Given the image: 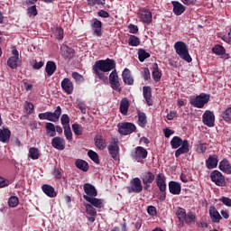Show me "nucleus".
Instances as JSON below:
<instances>
[{
    "instance_id": "f257e3e1",
    "label": "nucleus",
    "mask_w": 231,
    "mask_h": 231,
    "mask_svg": "<svg viewBox=\"0 0 231 231\" xmlns=\"http://www.w3.org/2000/svg\"><path fill=\"white\" fill-rule=\"evenodd\" d=\"M171 149H177L175 151V157L180 158L181 154H187L190 151V144L189 140L181 139L180 136H174L171 141Z\"/></svg>"
},
{
    "instance_id": "f03ea898",
    "label": "nucleus",
    "mask_w": 231,
    "mask_h": 231,
    "mask_svg": "<svg viewBox=\"0 0 231 231\" xmlns=\"http://www.w3.org/2000/svg\"><path fill=\"white\" fill-rule=\"evenodd\" d=\"M174 50L180 59L185 60L186 62H192V57L189 53V47L184 42H176L174 44Z\"/></svg>"
},
{
    "instance_id": "7ed1b4c3",
    "label": "nucleus",
    "mask_w": 231,
    "mask_h": 231,
    "mask_svg": "<svg viewBox=\"0 0 231 231\" xmlns=\"http://www.w3.org/2000/svg\"><path fill=\"white\" fill-rule=\"evenodd\" d=\"M94 67L97 68V69L101 70L103 73H107L113 69H116V63L115 60L106 59V60H99L96 61Z\"/></svg>"
},
{
    "instance_id": "20e7f679",
    "label": "nucleus",
    "mask_w": 231,
    "mask_h": 231,
    "mask_svg": "<svg viewBox=\"0 0 231 231\" xmlns=\"http://www.w3.org/2000/svg\"><path fill=\"white\" fill-rule=\"evenodd\" d=\"M60 115H62V108L58 106L54 112H44L40 113L38 117L40 120H49V122H59L60 118Z\"/></svg>"
},
{
    "instance_id": "39448f33",
    "label": "nucleus",
    "mask_w": 231,
    "mask_h": 231,
    "mask_svg": "<svg viewBox=\"0 0 231 231\" xmlns=\"http://www.w3.org/2000/svg\"><path fill=\"white\" fill-rule=\"evenodd\" d=\"M210 100V95L201 93L200 95L190 98L189 103L193 106V107H197L198 109H203L205 107V104H208Z\"/></svg>"
},
{
    "instance_id": "423d86ee",
    "label": "nucleus",
    "mask_w": 231,
    "mask_h": 231,
    "mask_svg": "<svg viewBox=\"0 0 231 231\" xmlns=\"http://www.w3.org/2000/svg\"><path fill=\"white\" fill-rule=\"evenodd\" d=\"M129 194H140L143 190V185H142V180L136 177L130 181V186L126 187Z\"/></svg>"
},
{
    "instance_id": "0eeeda50",
    "label": "nucleus",
    "mask_w": 231,
    "mask_h": 231,
    "mask_svg": "<svg viewBox=\"0 0 231 231\" xmlns=\"http://www.w3.org/2000/svg\"><path fill=\"white\" fill-rule=\"evenodd\" d=\"M147 149L142 146H137L131 152L132 160L138 162V163L142 162L143 160H145V158H147Z\"/></svg>"
},
{
    "instance_id": "6e6552de",
    "label": "nucleus",
    "mask_w": 231,
    "mask_h": 231,
    "mask_svg": "<svg viewBox=\"0 0 231 231\" xmlns=\"http://www.w3.org/2000/svg\"><path fill=\"white\" fill-rule=\"evenodd\" d=\"M118 133L123 134V136H127V134H132L136 131V125L133 123H119L117 125Z\"/></svg>"
},
{
    "instance_id": "1a4fd4ad",
    "label": "nucleus",
    "mask_w": 231,
    "mask_h": 231,
    "mask_svg": "<svg viewBox=\"0 0 231 231\" xmlns=\"http://www.w3.org/2000/svg\"><path fill=\"white\" fill-rule=\"evenodd\" d=\"M108 153L113 158V160L118 159V154H120V146L118 145V139L112 138L108 147Z\"/></svg>"
},
{
    "instance_id": "9d476101",
    "label": "nucleus",
    "mask_w": 231,
    "mask_h": 231,
    "mask_svg": "<svg viewBox=\"0 0 231 231\" xmlns=\"http://www.w3.org/2000/svg\"><path fill=\"white\" fill-rule=\"evenodd\" d=\"M138 19L144 24H151L152 23V13L149 9L142 8L137 13Z\"/></svg>"
},
{
    "instance_id": "9b49d317",
    "label": "nucleus",
    "mask_w": 231,
    "mask_h": 231,
    "mask_svg": "<svg viewBox=\"0 0 231 231\" xmlns=\"http://www.w3.org/2000/svg\"><path fill=\"white\" fill-rule=\"evenodd\" d=\"M83 190L85 192V195H83V198L87 201H90L92 198H97L98 194L97 191V188H95V186L89 183H86L83 186Z\"/></svg>"
},
{
    "instance_id": "f8f14e48",
    "label": "nucleus",
    "mask_w": 231,
    "mask_h": 231,
    "mask_svg": "<svg viewBox=\"0 0 231 231\" xmlns=\"http://www.w3.org/2000/svg\"><path fill=\"white\" fill-rule=\"evenodd\" d=\"M202 122L207 127H214L216 123V116L214 115V112L206 110L202 115Z\"/></svg>"
},
{
    "instance_id": "ddd939ff",
    "label": "nucleus",
    "mask_w": 231,
    "mask_h": 231,
    "mask_svg": "<svg viewBox=\"0 0 231 231\" xmlns=\"http://www.w3.org/2000/svg\"><path fill=\"white\" fill-rule=\"evenodd\" d=\"M109 82L112 89L115 91L120 92L122 88H120V79L118 78V73L116 69H114L109 75Z\"/></svg>"
},
{
    "instance_id": "4468645a",
    "label": "nucleus",
    "mask_w": 231,
    "mask_h": 231,
    "mask_svg": "<svg viewBox=\"0 0 231 231\" xmlns=\"http://www.w3.org/2000/svg\"><path fill=\"white\" fill-rule=\"evenodd\" d=\"M211 181L217 185V187H225L226 182L225 181V176L219 171H213L210 174Z\"/></svg>"
},
{
    "instance_id": "2eb2a0df",
    "label": "nucleus",
    "mask_w": 231,
    "mask_h": 231,
    "mask_svg": "<svg viewBox=\"0 0 231 231\" xmlns=\"http://www.w3.org/2000/svg\"><path fill=\"white\" fill-rule=\"evenodd\" d=\"M155 179L156 176H154V173L151 171H145L144 173H143L141 180L143 184V189L148 190L151 188V183H152Z\"/></svg>"
},
{
    "instance_id": "dca6fc26",
    "label": "nucleus",
    "mask_w": 231,
    "mask_h": 231,
    "mask_svg": "<svg viewBox=\"0 0 231 231\" xmlns=\"http://www.w3.org/2000/svg\"><path fill=\"white\" fill-rule=\"evenodd\" d=\"M91 28L93 35L95 37H102V22L97 18H94L91 23Z\"/></svg>"
},
{
    "instance_id": "f3484780",
    "label": "nucleus",
    "mask_w": 231,
    "mask_h": 231,
    "mask_svg": "<svg viewBox=\"0 0 231 231\" xmlns=\"http://www.w3.org/2000/svg\"><path fill=\"white\" fill-rule=\"evenodd\" d=\"M51 146L57 151H64L66 149V141L62 137H53L51 139Z\"/></svg>"
},
{
    "instance_id": "a211bd4d",
    "label": "nucleus",
    "mask_w": 231,
    "mask_h": 231,
    "mask_svg": "<svg viewBox=\"0 0 231 231\" xmlns=\"http://www.w3.org/2000/svg\"><path fill=\"white\" fill-rule=\"evenodd\" d=\"M61 89L67 93V95H71L73 93V81L69 78H64L61 81Z\"/></svg>"
},
{
    "instance_id": "6ab92c4d",
    "label": "nucleus",
    "mask_w": 231,
    "mask_h": 231,
    "mask_svg": "<svg viewBox=\"0 0 231 231\" xmlns=\"http://www.w3.org/2000/svg\"><path fill=\"white\" fill-rule=\"evenodd\" d=\"M165 175L163 173H159L156 177V185L161 192H165L167 190V183Z\"/></svg>"
},
{
    "instance_id": "aec40b11",
    "label": "nucleus",
    "mask_w": 231,
    "mask_h": 231,
    "mask_svg": "<svg viewBox=\"0 0 231 231\" xmlns=\"http://www.w3.org/2000/svg\"><path fill=\"white\" fill-rule=\"evenodd\" d=\"M169 190L173 196H180V194H181V184L171 180L169 182Z\"/></svg>"
},
{
    "instance_id": "412c9836",
    "label": "nucleus",
    "mask_w": 231,
    "mask_h": 231,
    "mask_svg": "<svg viewBox=\"0 0 231 231\" xmlns=\"http://www.w3.org/2000/svg\"><path fill=\"white\" fill-rule=\"evenodd\" d=\"M12 136V131L6 127L0 128V142L2 143H8L10 137Z\"/></svg>"
},
{
    "instance_id": "4be33fe9",
    "label": "nucleus",
    "mask_w": 231,
    "mask_h": 231,
    "mask_svg": "<svg viewBox=\"0 0 231 231\" xmlns=\"http://www.w3.org/2000/svg\"><path fill=\"white\" fill-rule=\"evenodd\" d=\"M42 190L48 198H57V191H55V188L51 185L43 184L42 186Z\"/></svg>"
},
{
    "instance_id": "5701e85b",
    "label": "nucleus",
    "mask_w": 231,
    "mask_h": 231,
    "mask_svg": "<svg viewBox=\"0 0 231 231\" xmlns=\"http://www.w3.org/2000/svg\"><path fill=\"white\" fill-rule=\"evenodd\" d=\"M143 95L147 106H152V90L151 89V87H143Z\"/></svg>"
},
{
    "instance_id": "b1692460",
    "label": "nucleus",
    "mask_w": 231,
    "mask_h": 231,
    "mask_svg": "<svg viewBox=\"0 0 231 231\" xmlns=\"http://www.w3.org/2000/svg\"><path fill=\"white\" fill-rule=\"evenodd\" d=\"M122 77L125 84H127L128 86H133V84H134V79H133V76H131V70H129V69H125L123 70Z\"/></svg>"
},
{
    "instance_id": "393cba45",
    "label": "nucleus",
    "mask_w": 231,
    "mask_h": 231,
    "mask_svg": "<svg viewBox=\"0 0 231 231\" xmlns=\"http://www.w3.org/2000/svg\"><path fill=\"white\" fill-rule=\"evenodd\" d=\"M218 169L225 174H231V164L228 160L224 159L219 162Z\"/></svg>"
},
{
    "instance_id": "a878e982",
    "label": "nucleus",
    "mask_w": 231,
    "mask_h": 231,
    "mask_svg": "<svg viewBox=\"0 0 231 231\" xmlns=\"http://www.w3.org/2000/svg\"><path fill=\"white\" fill-rule=\"evenodd\" d=\"M61 55L65 59H73L75 57V50L69 48V46H61Z\"/></svg>"
},
{
    "instance_id": "bb28decb",
    "label": "nucleus",
    "mask_w": 231,
    "mask_h": 231,
    "mask_svg": "<svg viewBox=\"0 0 231 231\" xmlns=\"http://www.w3.org/2000/svg\"><path fill=\"white\" fill-rule=\"evenodd\" d=\"M209 216L213 223H219V221H221V215L219 214V211H217L216 207H210Z\"/></svg>"
},
{
    "instance_id": "cd10ccee",
    "label": "nucleus",
    "mask_w": 231,
    "mask_h": 231,
    "mask_svg": "<svg viewBox=\"0 0 231 231\" xmlns=\"http://www.w3.org/2000/svg\"><path fill=\"white\" fill-rule=\"evenodd\" d=\"M95 145L97 149L104 150L107 147V142L102 135H97L94 139Z\"/></svg>"
},
{
    "instance_id": "c85d7f7f",
    "label": "nucleus",
    "mask_w": 231,
    "mask_h": 231,
    "mask_svg": "<svg viewBox=\"0 0 231 231\" xmlns=\"http://www.w3.org/2000/svg\"><path fill=\"white\" fill-rule=\"evenodd\" d=\"M217 155H209L206 161V166L209 170L216 169V167H217Z\"/></svg>"
},
{
    "instance_id": "c756f323",
    "label": "nucleus",
    "mask_w": 231,
    "mask_h": 231,
    "mask_svg": "<svg viewBox=\"0 0 231 231\" xmlns=\"http://www.w3.org/2000/svg\"><path fill=\"white\" fill-rule=\"evenodd\" d=\"M172 5H173V13L175 14V15H181V14H183V12H185V10L187 9L185 5H183V4L178 1H173Z\"/></svg>"
},
{
    "instance_id": "7c9ffc66",
    "label": "nucleus",
    "mask_w": 231,
    "mask_h": 231,
    "mask_svg": "<svg viewBox=\"0 0 231 231\" xmlns=\"http://www.w3.org/2000/svg\"><path fill=\"white\" fill-rule=\"evenodd\" d=\"M131 104L129 103V99L126 97H124L120 102V113L125 116L127 115V112L129 111V106Z\"/></svg>"
},
{
    "instance_id": "2f4dec72",
    "label": "nucleus",
    "mask_w": 231,
    "mask_h": 231,
    "mask_svg": "<svg viewBox=\"0 0 231 231\" xmlns=\"http://www.w3.org/2000/svg\"><path fill=\"white\" fill-rule=\"evenodd\" d=\"M55 71H57V64L55 61H47L45 66V72L47 73V76L51 77Z\"/></svg>"
},
{
    "instance_id": "473e14b6",
    "label": "nucleus",
    "mask_w": 231,
    "mask_h": 231,
    "mask_svg": "<svg viewBox=\"0 0 231 231\" xmlns=\"http://www.w3.org/2000/svg\"><path fill=\"white\" fill-rule=\"evenodd\" d=\"M45 129L46 134L47 136H50V138L57 136V133L55 132V125L53 123H46Z\"/></svg>"
},
{
    "instance_id": "72a5a7b5",
    "label": "nucleus",
    "mask_w": 231,
    "mask_h": 231,
    "mask_svg": "<svg viewBox=\"0 0 231 231\" xmlns=\"http://www.w3.org/2000/svg\"><path fill=\"white\" fill-rule=\"evenodd\" d=\"M75 165L79 171H82L83 172H88L89 171V164L84 160H77L75 162Z\"/></svg>"
},
{
    "instance_id": "f704fd0d",
    "label": "nucleus",
    "mask_w": 231,
    "mask_h": 231,
    "mask_svg": "<svg viewBox=\"0 0 231 231\" xmlns=\"http://www.w3.org/2000/svg\"><path fill=\"white\" fill-rule=\"evenodd\" d=\"M28 158H31V160H39L41 158L39 148L31 147L29 149Z\"/></svg>"
},
{
    "instance_id": "c9c22d12",
    "label": "nucleus",
    "mask_w": 231,
    "mask_h": 231,
    "mask_svg": "<svg viewBox=\"0 0 231 231\" xmlns=\"http://www.w3.org/2000/svg\"><path fill=\"white\" fill-rule=\"evenodd\" d=\"M7 66L11 68V69H17L19 68V58L11 56L7 60Z\"/></svg>"
},
{
    "instance_id": "e433bc0d",
    "label": "nucleus",
    "mask_w": 231,
    "mask_h": 231,
    "mask_svg": "<svg viewBox=\"0 0 231 231\" xmlns=\"http://www.w3.org/2000/svg\"><path fill=\"white\" fill-rule=\"evenodd\" d=\"M92 207L96 208H104V200L102 199L92 198L90 200H87Z\"/></svg>"
},
{
    "instance_id": "4c0bfd02",
    "label": "nucleus",
    "mask_w": 231,
    "mask_h": 231,
    "mask_svg": "<svg viewBox=\"0 0 231 231\" xmlns=\"http://www.w3.org/2000/svg\"><path fill=\"white\" fill-rule=\"evenodd\" d=\"M176 216L178 217L180 226H183L185 223V216H187V212L184 208H179L176 212Z\"/></svg>"
},
{
    "instance_id": "58836bf2",
    "label": "nucleus",
    "mask_w": 231,
    "mask_h": 231,
    "mask_svg": "<svg viewBox=\"0 0 231 231\" xmlns=\"http://www.w3.org/2000/svg\"><path fill=\"white\" fill-rule=\"evenodd\" d=\"M138 121L137 124L140 127H145L147 125V116L143 112H138Z\"/></svg>"
},
{
    "instance_id": "ea45409f",
    "label": "nucleus",
    "mask_w": 231,
    "mask_h": 231,
    "mask_svg": "<svg viewBox=\"0 0 231 231\" xmlns=\"http://www.w3.org/2000/svg\"><path fill=\"white\" fill-rule=\"evenodd\" d=\"M153 70H152V77H153V80H155V82H160V80H162V72H160V69H158V63H153L152 65Z\"/></svg>"
},
{
    "instance_id": "a19ab883",
    "label": "nucleus",
    "mask_w": 231,
    "mask_h": 231,
    "mask_svg": "<svg viewBox=\"0 0 231 231\" xmlns=\"http://www.w3.org/2000/svg\"><path fill=\"white\" fill-rule=\"evenodd\" d=\"M212 51L213 53H215V55H226V50L225 49V47H223V45L220 44H217L212 48Z\"/></svg>"
},
{
    "instance_id": "79ce46f5",
    "label": "nucleus",
    "mask_w": 231,
    "mask_h": 231,
    "mask_svg": "<svg viewBox=\"0 0 231 231\" xmlns=\"http://www.w3.org/2000/svg\"><path fill=\"white\" fill-rule=\"evenodd\" d=\"M222 119L224 122H226V124L231 123V106L226 108V110L221 115Z\"/></svg>"
},
{
    "instance_id": "37998d69",
    "label": "nucleus",
    "mask_w": 231,
    "mask_h": 231,
    "mask_svg": "<svg viewBox=\"0 0 231 231\" xmlns=\"http://www.w3.org/2000/svg\"><path fill=\"white\" fill-rule=\"evenodd\" d=\"M88 156L94 162V163H97V165L100 163V159L98 158V153H97V152L89 150L88 152Z\"/></svg>"
},
{
    "instance_id": "c03bdc74",
    "label": "nucleus",
    "mask_w": 231,
    "mask_h": 231,
    "mask_svg": "<svg viewBox=\"0 0 231 231\" xmlns=\"http://www.w3.org/2000/svg\"><path fill=\"white\" fill-rule=\"evenodd\" d=\"M72 79H74L76 84H82L85 82L86 79L79 72H72L71 74Z\"/></svg>"
},
{
    "instance_id": "a18cd8bd",
    "label": "nucleus",
    "mask_w": 231,
    "mask_h": 231,
    "mask_svg": "<svg viewBox=\"0 0 231 231\" xmlns=\"http://www.w3.org/2000/svg\"><path fill=\"white\" fill-rule=\"evenodd\" d=\"M151 57V54L149 52L145 51V50L140 49L138 51V59L140 62H143L145 59H149Z\"/></svg>"
},
{
    "instance_id": "49530a36",
    "label": "nucleus",
    "mask_w": 231,
    "mask_h": 231,
    "mask_svg": "<svg viewBox=\"0 0 231 231\" xmlns=\"http://www.w3.org/2000/svg\"><path fill=\"white\" fill-rule=\"evenodd\" d=\"M184 221L185 223H187V225L194 223L196 221V215H194V213L192 212H189L188 214H186Z\"/></svg>"
},
{
    "instance_id": "de8ad7c7",
    "label": "nucleus",
    "mask_w": 231,
    "mask_h": 231,
    "mask_svg": "<svg viewBox=\"0 0 231 231\" xmlns=\"http://www.w3.org/2000/svg\"><path fill=\"white\" fill-rule=\"evenodd\" d=\"M61 125L63 129L70 127L69 126V116L68 114H63L60 118Z\"/></svg>"
},
{
    "instance_id": "09e8293b",
    "label": "nucleus",
    "mask_w": 231,
    "mask_h": 231,
    "mask_svg": "<svg viewBox=\"0 0 231 231\" xmlns=\"http://www.w3.org/2000/svg\"><path fill=\"white\" fill-rule=\"evenodd\" d=\"M63 129H64V136L67 142H73V133L71 132V127L69 126Z\"/></svg>"
},
{
    "instance_id": "8fccbe9b",
    "label": "nucleus",
    "mask_w": 231,
    "mask_h": 231,
    "mask_svg": "<svg viewBox=\"0 0 231 231\" xmlns=\"http://www.w3.org/2000/svg\"><path fill=\"white\" fill-rule=\"evenodd\" d=\"M128 44L130 46H140V38L134 36V35H131L130 38L128 39Z\"/></svg>"
},
{
    "instance_id": "3c124183",
    "label": "nucleus",
    "mask_w": 231,
    "mask_h": 231,
    "mask_svg": "<svg viewBox=\"0 0 231 231\" xmlns=\"http://www.w3.org/2000/svg\"><path fill=\"white\" fill-rule=\"evenodd\" d=\"M8 205L12 208H15V207H17V205H19V198H17L15 196L10 197L8 199Z\"/></svg>"
},
{
    "instance_id": "603ef678",
    "label": "nucleus",
    "mask_w": 231,
    "mask_h": 231,
    "mask_svg": "<svg viewBox=\"0 0 231 231\" xmlns=\"http://www.w3.org/2000/svg\"><path fill=\"white\" fill-rule=\"evenodd\" d=\"M85 208L88 216H97V209L91 204H86Z\"/></svg>"
},
{
    "instance_id": "864d4df0",
    "label": "nucleus",
    "mask_w": 231,
    "mask_h": 231,
    "mask_svg": "<svg viewBox=\"0 0 231 231\" xmlns=\"http://www.w3.org/2000/svg\"><path fill=\"white\" fill-rule=\"evenodd\" d=\"M27 14L29 17H36L38 11H37V6L35 5H31L27 8Z\"/></svg>"
},
{
    "instance_id": "5fc2aeb1",
    "label": "nucleus",
    "mask_w": 231,
    "mask_h": 231,
    "mask_svg": "<svg viewBox=\"0 0 231 231\" xmlns=\"http://www.w3.org/2000/svg\"><path fill=\"white\" fill-rule=\"evenodd\" d=\"M72 131L76 136H80L82 135V125L79 124H73L72 125Z\"/></svg>"
},
{
    "instance_id": "6e6d98bb",
    "label": "nucleus",
    "mask_w": 231,
    "mask_h": 231,
    "mask_svg": "<svg viewBox=\"0 0 231 231\" xmlns=\"http://www.w3.org/2000/svg\"><path fill=\"white\" fill-rule=\"evenodd\" d=\"M88 6L93 7L95 5H101V6H104L106 5V0H87Z\"/></svg>"
},
{
    "instance_id": "4d7b16f0",
    "label": "nucleus",
    "mask_w": 231,
    "mask_h": 231,
    "mask_svg": "<svg viewBox=\"0 0 231 231\" xmlns=\"http://www.w3.org/2000/svg\"><path fill=\"white\" fill-rule=\"evenodd\" d=\"M54 35L58 41H62L64 39V30L60 27L56 28Z\"/></svg>"
},
{
    "instance_id": "13d9d810",
    "label": "nucleus",
    "mask_w": 231,
    "mask_h": 231,
    "mask_svg": "<svg viewBox=\"0 0 231 231\" xmlns=\"http://www.w3.org/2000/svg\"><path fill=\"white\" fill-rule=\"evenodd\" d=\"M93 71H94L95 75H97L98 77V79L100 80H107V77H106V75H104V72H101L99 70V69L96 68L95 66H93Z\"/></svg>"
},
{
    "instance_id": "bf43d9fd",
    "label": "nucleus",
    "mask_w": 231,
    "mask_h": 231,
    "mask_svg": "<svg viewBox=\"0 0 231 231\" xmlns=\"http://www.w3.org/2000/svg\"><path fill=\"white\" fill-rule=\"evenodd\" d=\"M196 152L200 153V154H203V152H207V144H205L203 143H199L196 145Z\"/></svg>"
},
{
    "instance_id": "052dcab7",
    "label": "nucleus",
    "mask_w": 231,
    "mask_h": 231,
    "mask_svg": "<svg viewBox=\"0 0 231 231\" xmlns=\"http://www.w3.org/2000/svg\"><path fill=\"white\" fill-rule=\"evenodd\" d=\"M24 109L28 113V115H32V113H33V109H34L33 104H32L31 102H28V101L25 102Z\"/></svg>"
},
{
    "instance_id": "680f3d73",
    "label": "nucleus",
    "mask_w": 231,
    "mask_h": 231,
    "mask_svg": "<svg viewBox=\"0 0 231 231\" xmlns=\"http://www.w3.org/2000/svg\"><path fill=\"white\" fill-rule=\"evenodd\" d=\"M44 66V61H37V60H32V67L33 69H41Z\"/></svg>"
},
{
    "instance_id": "e2e57ef3",
    "label": "nucleus",
    "mask_w": 231,
    "mask_h": 231,
    "mask_svg": "<svg viewBox=\"0 0 231 231\" xmlns=\"http://www.w3.org/2000/svg\"><path fill=\"white\" fill-rule=\"evenodd\" d=\"M219 201H221V203H223V205H225L226 207H231V199L230 198L221 197L219 199Z\"/></svg>"
},
{
    "instance_id": "0e129e2a",
    "label": "nucleus",
    "mask_w": 231,
    "mask_h": 231,
    "mask_svg": "<svg viewBox=\"0 0 231 231\" xmlns=\"http://www.w3.org/2000/svg\"><path fill=\"white\" fill-rule=\"evenodd\" d=\"M221 39L224 42H226V44H231V28L229 29L227 35H223Z\"/></svg>"
},
{
    "instance_id": "69168bd1",
    "label": "nucleus",
    "mask_w": 231,
    "mask_h": 231,
    "mask_svg": "<svg viewBox=\"0 0 231 231\" xmlns=\"http://www.w3.org/2000/svg\"><path fill=\"white\" fill-rule=\"evenodd\" d=\"M143 78L144 80H151V71L149 70V68L143 69Z\"/></svg>"
},
{
    "instance_id": "338daca9",
    "label": "nucleus",
    "mask_w": 231,
    "mask_h": 231,
    "mask_svg": "<svg viewBox=\"0 0 231 231\" xmlns=\"http://www.w3.org/2000/svg\"><path fill=\"white\" fill-rule=\"evenodd\" d=\"M98 17H102L103 19H107L109 17V13L106 10H99L97 12Z\"/></svg>"
},
{
    "instance_id": "774afa93",
    "label": "nucleus",
    "mask_w": 231,
    "mask_h": 231,
    "mask_svg": "<svg viewBox=\"0 0 231 231\" xmlns=\"http://www.w3.org/2000/svg\"><path fill=\"white\" fill-rule=\"evenodd\" d=\"M147 213L149 216H156V208L154 206H149L147 208Z\"/></svg>"
}]
</instances>
